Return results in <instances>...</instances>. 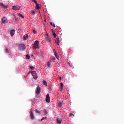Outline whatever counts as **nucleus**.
<instances>
[{"label":"nucleus","instance_id":"1","mask_svg":"<svg viewBox=\"0 0 124 124\" xmlns=\"http://www.w3.org/2000/svg\"><path fill=\"white\" fill-rule=\"evenodd\" d=\"M40 46L39 45V41H35L34 43V46H33V49L34 50H36V49H39Z\"/></svg>","mask_w":124,"mask_h":124},{"label":"nucleus","instance_id":"2","mask_svg":"<svg viewBox=\"0 0 124 124\" xmlns=\"http://www.w3.org/2000/svg\"><path fill=\"white\" fill-rule=\"evenodd\" d=\"M18 49L19 51H24L26 49V45L24 44H19L18 45Z\"/></svg>","mask_w":124,"mask_h":124},{"label":"nucleus","instance_id":"3","mask_svg":"<svg viewBox=\"0 0 124 124\" xmlns=\"http://www.w3.org/2000/svg\"><path fill=\"white\" fill-rule=\"evenodd\" d=\"M31 73L32 74L33 79H34V80H37V78L38 77L37 76V73H36L35 71H32L31 72Z\"/></svg>","mask_w":124,"mask_h":124},{"label":"nucleus","instance_id":"4","mask_svg":"<svg viewBox=\"0 0 124 124\" xmlns=\"http://www.w3.org/2000/svg\"><path fill=\"white\" fill-rule=\"evenodd\" d=\"M12 8L13 10H20V8H21V7L19 5H17L16 6H13Z\"/></svg>","mask_w":124,"mask_h":124},{"label":"nucleus","instance_id":"5","mask_svg":"<svg viewBox=\"0 0 124 124\" xmlns=\"http://www.w3.org/2000/svg\"><path fill=\"white\" fill-rule=\"evenodd\" d=\"M40 92H41V88L39 86H37L36 90V93L37 94H39L40 93Z\"/></svg>","mask_w":124,"mask_h":124},{"label":"nucleus","instance_id":"6","mask_svg":"<svg viewBox=\"0 0 124 124\" xmlns=\"http://www.w3.org/2000/svg\"><path fill=\"white\" fill-rule=\"evenodd\" d=\"M30 119L31 120H34V114L31 111H30Z\"/></svg>","mask_w":124,"mask_h":124},{"label":"nucleus","instance_id":"7","mask_svg":"<svg viewBox=\"0 0 124 124\" xmlns=\"http://www.w3.org/2000/svg\"><path fill=\"white\" fill-rule=\"evenodd\" d=\"M46 102H47L48 103H49V102H50V95H49V94L46 95Z\"/></svg>","mask_w":124,"mask_h":124},{"label":"nucleus","instance_id":"8","mask_svg":"<svg viewBox=\"0 0 124 124\" xmlns=\"http://www.w3.org/2000/svg\"><path fill=\"white\" fill-rule=\"evenodd\" d=\"M46 40L47 42L50 43L51 42V38L50 37V36H49L48 34H47V36L46 37Z\"/></svg>","mask_w":124,"mask_h":124},{"label":"nucleus","instance_id":"9","mask_svg":"<svg viewBox=\"0 0 124 124\" xmlns=\"http://www.w3.org/2000/svg\"><path fill=\"white\" fill-rule=\"evenodd\" d=\"M2 24H5L7 22V18L6 17H3L1 19Z\"/></svg>","mask_w":124,"mask_h":124},{"label":"nucleus","instance_id":"10","mask_svg":"<svg viewBox=\"0 0 124 124\" xmlns=\"http://www.w3.org/2000/svg\"><path fill=\"white\" fill-rule=\"evenodd\" d=\"M55 42L57 45H60V39H59V37H57L55 39Z\"/></svg>","mask_w":124,"mask_h":124},{"label":"nucleus","instance_id":"11","mask_svg":"<svg viewBox=\"0 0 124 124\" xmlns=\"http://www.w3.org/2000/svg\"><path fill=\"white\" fill-rule=\"evenodd\" d=\"M14 33H15V30H12L10 31V35L11 36H13V35H14Z\"/></svg>","mask_w":124,"mask_h":124},{"label":"nucleus","instance_id":"12","mask_svg":"<svg viewBox=\"0 0 124 124\" xmlns=\"http://www.w3.org/2000/svg\"><path fill=\"white\" fill-rule=\"evenodd\" d=\"M51 66V62H48L46 64V68H49Z\"/></svg>","mask_w":124,"mask_h":124},{"label":"nucleus","instance_id":"13","mask_svg":"<svg viewBox=\"0 0 124 124\" xmlns=\"http://www.w3.org/2000/svg\"><path fill=\"white\" fill-rule=\"evenodd\" d=\"M29 38V36H28L27 34H26L23 36V40H27Z\"/></svg>","mask_w":124,"mask_h":124},{"label":"nucleus","instance_id":"14","mask_svg":"<svg viewBox=\"0 0 124 124\" xmlns=\"http://www.w3.org/2000/svg\"><path fill=\"white\" fill-rule=\"evenodd\" d=\"M54 54L56 59H57V60H59V55H58V53H57V52H56V50H54Z\"/></svg>","mask_w":124,"mask_h":124},{"label":"nucleus","instance_id":"15","mask_svg":"<svg viewBox=\"0 0 124 124\" xmlns=\"http://www.w3.org/2000/svg\"><path fill=\"white\" fill-rule=\"evenodd\" d=\"M56 121L57 124H61V123H62V119L60 118H57V119H56Z\"/></svg>","mask_w":124,"mask_h":124},{"label":"nucleus","instance_id":"16","mask_svg":"<svg viewBox=\"0 0 124 124\" xmlns=\"http://www.w3.org/2000/svg\"><path fill=\"white\" fill-rule=\"evenodd\" d=\"M43 85H44V86H46V87H48V83L45 80L43 81Z\"/></svg>","mask_w":124,"mask_h":124},{"label":"nucleus","instance_id":"17","mask_svg":"<svg viewBox=\"0 0 124 124\" xmlns=\"http://www.w3.org/2000/svg\"><path fill=\"white\" fill-rule=\"evenodd\" d=\"M35 67L34 66H29V70H34Z\"/></svg>","mask_w":124,"mask_h":124},{"label":"nucleus","instance_id":"18","mask_svg":"<svg viewBox=\"0 0 124 124\" xmlns=\"http://www.w3.org/2000/svg\"><path fill=\"white\" fill-rule=\"evenodd\" d=\"M0 6L3 7V8H6V6L4 4H3V3H1L0 4Z\"/></svg>","mask_w":124,"mask_h":124},{"label":"nucleus","instance_id":"19","mask_svg":"<svg viewBox=\"0 0 124 124\" xmlns=\"http://www.w3.org/2000/svg\"><path fill=\"white\" fill-rule=\"evenodd\" d=\"M60 89L61 90H62V89H63V83L62 82L60 83Z\"/></svg>","mask_w":124,"mask_h":124},{"label":"nucleus","instance_id":"20","mask_svg":"<svg viewBox=\"0 0 124 124\" xmlns=\"http://www.w3.org/2000/svg\"><path fill=\"white\" fill-rule=\"evenodd\" d=\"M43 120H47V117H44L41 118V119L40 120V122H42Z\"/></svg>","mask_w":124,"mask_h":124},{"label":"nucleus","instance_id":"21","mask_svg":"<svg viewBox=\"0 0 124 124\" xmlns=\"http://www.w3.org/2000/svg\"><path fill=\"white\" fill-rule=\"evenodd\" d=\"M41 7L39 6V4H37L36 6V9L39 10L40 9Z\"/></svg>","mask_w":124,"mask_h":124},{"label":"nucleus","instance_id":"22","mask_svg":"<svg viewBox=\"0 0 124 124\" xmlns=\"http://www.w3.org/2000/svg\"><path fill=\"white\" fill-rule=\"evenodd\" d=\"M58 105L60 107H62V102H59Z\"/></svg>","mask_w":124,"mask_h":124},{"label":"nucleus","instance_id":"23","mask_svg":"<svg viewBox=\"0 0 124 124\" xmlns=\"http://www.w3.org/2000/svg\"><path fill=\"white\" fill-rule=\"evenodd\" d=\"M18 16H19V17H20L22 19H24V16H22V14H19L18 15Z\"/></svg>","mask_w":124,"mask_h":124},{"label":"nucleus","instance_id":"24","mask_svg":"<svg viewBox=\"0 0 124 124\" xmlns=\"http://www.w3.org/2000/svg\"><path fill=\"white\" fill-rule=\"evenodd\" d=\"M69 117L70 118H71L72 117H74V114H73L72 113H70V114H69Z\"/></svg>","mask_w":124,"mask_h":124},{"label":"nucleus","instance_id":"25","mask_svg":"<svg viewBox=\"0 0 124 124\" xmlns=\"http://www.w3.org/2000/svg\"><path fill=\"white\" fill-rule=\"evenodd\" d=\"M26 59H27V60H29L30 59V55H29V54L26 55Z\"/></svg>","mask_w":124,"mask_h":124},{"label":"nucleus","instance_id":"26","mask_svg":"<svg viewBox=\"0 0 124 124\" xmlns=\"http://www.w3.org/2000/svg\"><path fill=\"white\" fill-rule=\"evenodd\" d=\"M50 25L51 26H53V27H54V28L56 27V25H55L53 22H50Z\"/></svg>","mask_w":124,"mask_h":124},{"label":"nucleus","instance_id":"27","mask_svg":"<svg viewBox=\"0 0 124 124\" xmlns=\"http://www.w3.org/2000/svg\"><path fill=\"white\" fill-rule=\"evenodd\" d=\"M35 113H37L38 114H39V115H40V111H39V110L37 109L35 110Z\"/></svg>","mask_w":124,"mask_h":124},{"label":"nucleus","instance_id":"28","mask_svg":"<svg viewBox=\"0 0 124 124\" xmlns=\"http://www.w3.org/2000/svg\"><path fill=\"white\" fill-rule=\"evenodd\" d=\"M43 115H44V116H46V115H47V111L46 110H44Z\"/></svg>","mask_w":124,"mask_h":124},{"label":"nucleus","instance_id":"29","mask_svg":"<svg viewBox=\"0 0 124 124\" xmlns=\"http://www.w3.org/2000/svg\"><path fill=\"white\" fill-rule=\"evenodd\" d=\"M53 36H54V38H56L57 37V34H56V33L53 32Z\"/></svg>","mask_w":124,"mask_h":124},{"label":"nucleus","instance_id":"30","mask_svg":"<svg viewBox=\"0 0 124 124\" xmlns=\"http://www.w3.org/2000/svg\"><path fill=\"white\" fill-rule=\"evenodd\" d=\"M5 53H9V50H8V49L6 48L5 50Z\"/></svg>","mask_w":124,"mask_h":124},{"label":"nucleus","instance_id":"31","mask_svg":"<svg viewBox=\"0 0 124 124\" xmlns=\"http://www.w3.org/2000/svg\"><path fill=\"white\" fill-rule=\"evenodd\" d=\"M35 13H36V12L35 11H34V10H33V11H32V12H31V14L34 15V14H35Z\"/></svg>","mask_w":124,"mask_h":124},{"label":"nucleus","instance_id":"32","mask_svg":"<svg viewBox=\"0 0 124 124\" xmlns=\"http://www.w3.org/2000/svg\"><path fill=\"white\" fill-rule=\"evenodd\" d=\"M32 32H33V33H34V34H36V31H35V30H33L32 31Z\"/></svg>","mask_w":124,"mask_h":124},{"label":"nucleus","instance_id":"33","mask_svg":"<svg viewBox=\"0 0 124 124\" xmlns=\"http://www.w3.org/2000/svg\"><path fill=\"white\" fill-rule=\"evenodd\" d=\"M34 2V3H35V4H36V5H37V4H38L37 3V1H35Z\"/></svg>","mask_w":124,"mask_h":124},{"label":"nucleus","instance_id":"34","mask_svg":"<svg viewBox=\"0 0 124 124\" xmlns=\"http://www.w3.org/2000/svg\"><path fill=\"white\" fill-rule=\"evenodd\" d=\"M51 31H52V33H53V32H54V29H51Z\"/></svg>","mask_w":124,"mask_h":124},{"label":"nucleus","instance_id":"35","mask_svg":"<svg viewBox=\"0 0 124 124\" xmlns=\"http://www.w3.org/2000/svg\"><path fill=\"white\" fill-rule=\"evenodd\" d=\"M31 72H32V71H29V72H28V74H29V73H31Z\"/></svg>","mask_w":124,"mask_h":124},{"label":"nucleus","instance_id":"36","mask_svg":"<svg viewBox=\"0 0 124 124\" xmlns=\"http://www.w3.org/2000/svg\"><path fill=\"white\" fill-rule=\"evenodd\" d=\"M32 0V1H34V2L36 1L35 0Z\"/></svg>","mask_w":124,"mask_h":124},{"label":"nucleus","instance_id":"37","mask_svg":"<svg viewBox=\"0 0 124 124\" xmlns=\"http://www.w3.org/2000/svg\"><path fill=\"white\" fill-rule=\"evenodd\" d=\"M59 78H60V80H62V77H59Z\"/></svg>","mask_w":124,"mask_h":124}]
</instances>
